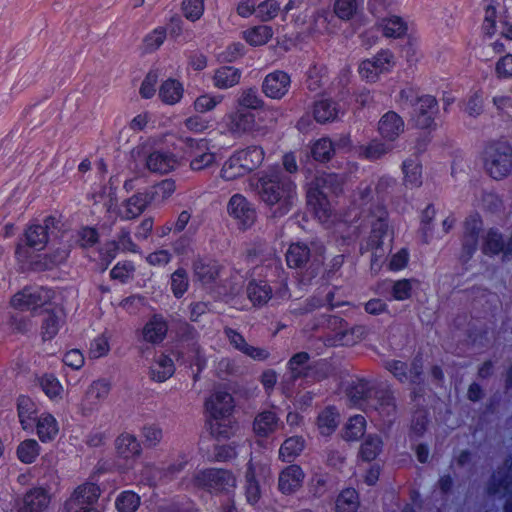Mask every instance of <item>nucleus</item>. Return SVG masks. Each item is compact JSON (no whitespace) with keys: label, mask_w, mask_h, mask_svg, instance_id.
I'll return each instance as SVG.
<instances>
[{"label":"nucleus","mask_w":512,"mask_h":512,"mask_svg":"<svg viewBox=\"0 0 512 512\" xmlns=\"http://www.w3.org/2000/svg\"><path fill=\"white\" fill-rule=\"evenodd\" d=\"M404 183L407 187H419L422 185V165L418 159L408 158L402 163Z\"/></svg>","instance_id":"nucleus-47"},{"label":"nucleus","mask_w":512,"mask_h":512,"mask_svg":"<svg viewBox=\"0 0 512 512\" xmlns=\"http://www.w3.org/2000/svg\"><path fill=\"white\" fill-rule=\"evenodd\" d=\"M236 151L224 162L220 176L226 181H232L237 178L248 175L242 162L239 160Z\"/></svg>","instance_id":"nucleus-50"},{"label":"nucleus","mask_w":512,"mask_h":512,"mask_svg":"<svg viewBox=\"0 0 512 512\" xmlns=\"http://www.w3.org/2000/svg\"><path fill=\"white\" fill-rule=\"evenodd\" d=\"M483 164L495 180L507 177L512 170V146L507 141L490 140L483 150Z\"/></svg>","instance_id":"nucleus-6"},{"label":"nucleus","mask_w":512,"mask_h":512,"mask_svg":"<svg viewBox=\"0 0 512 512\" xmlns=\"http://www.w3.org/2000/svg\"><path fill=\"white\" fill-rule=\"evenodd\" d=\"M191 483L197 490L218 496L233 489L236 479L228 469L209 467L197 470L192 476Z\"/></svg>","instance_id":"nucleus-7"},{"label":"nucleus","mask_w":512,"mask_h":512,"mask_svg":"<svg viewBox=\"0 0 512 512\" xmlns=\"http://www.w3.org/2000/svg\"><path fill=\"white\" fill-rule=\"evenodd\" d=\"M370 402L373 408L381 417L384 423H392L396 417L397 405L394 393L389 388H379L374 392Z\"/></svg>","instance_id":"nucleus-22"},{"label":"nucleus","mask_w":512,"mask_h":512,"mask_svg":"<svg viewBox=\"0 0 512 512\" xmlns=\"http://www.w3.org/2000/svg\"><path fill=\"white\" fill-rule=\"evenodd\" d=\"M375 390L371 380L356 378L347 386L346 396L351 406L366 411L370 408Z\"/></svg>","instance_id":"nucleus-19"},{"label":"nucleus","mask_w":512,"mask_h":512,"mask_svg":"<svg viewBox=\"0 0 512 512\" xmlns=\"http://www.w3.org/2000/svg\"><path fill=\"white\" fill-rule=\"evenodd\" d=\"M279 417L272 410L259 412L253 421V431L258 437H268L277 430Z\"/></svg>","instance_id":"nucleus-32"},{"label":"nucleus","mask_w":512,"mask_h":512,"mask_svg":"<svg viewBox=\"0 0 512 512\" xmlns=\"http://www.w3.org/2000/svg\"><path fill=\"white\" fill-rule=\"evenodd\" d=\"M229 215L237 221L240 229L250 228L256 219V211L242 194H234L227 205Z\"/></svg>","instance_id":"nucleus-21"},{"label":"nucleus","mask_w":512,"mask_h":512,"mask_svg":"<svg viewBox=\"0 0 512 512\" xmlns=\"http://www.w3.org/2000/svg\"><path fill=\"white\" fill-rule=\"evenodd\" d=\"M112 384L110 380L100 378L94 380L87 388L81 401L80 408L83 416H90L97 411L103 401L110 394Z\"/></svg>","instance_id":"nucleus-17"},{"label":"nucleus","mask_w":512,"mask_h":512,"mask_svg":"<svg viewBox=\"0 0 512 512\" xmlns=\"http://www.w3.org/2000/svg\"><path fill=\"white\" fill-rule=\"evenodd\" d=\"M367 422L364 416H351L343 431V437L347 441H356L362 438L366 431Z\"/></svg>","instance_id":"nucleus-54"},{"label":"nucleus","mask_w":512,"mask_h":512,"mask_svg":"<svg viewBox=\"0 0 512 512\" xmlns=\"http://www.w3.org/2000/svg\"><path fill=\"white\" fill-rule=\"evenodd\" d=\"M64 319L55 309H47L41 325V335L44 341H50L58 334Z\"/></svg>","instance_id":"nucleus-43"},{"label":"nucleus","mask_w":512,"mask_h":512,"mask_svg":"<svg viewBox=\"0 0 512 512\" xmlns=\"http://www.w3.org/2000/svg\"><path fill=\"white\" fill-rule=\"evenodd\" d=\"M100 497V488L97 484L86 482L77 486L71 495V501L76 505L94 507Z\"/></svg>","instance_id":"nucleus-34"},{"label":"nucleus","mask_w":512,"mask_h":512,"mask_svg":"<svg viewBox=\"0 0 512 512\" xmlns=\"http://www.w3.org/2000/svg\"><path fill=\"white\" fill-rule=\"evenodd\" d=\"M338 413L334 406L324 408L317 417V427L322 436L332 435L338 426Z\"/></svg>","instance_id":"nucleus-46"},{"label":"nucleus","mask_w":512,"mask_h":512,"mask_svg":"<svg viewBox=\"0 0 512 512\" xmlns=\"http://www.w3.org/2000/svg\"><path fill=\"white\" fill-rule=\"evenodd\" d=\"M344 191V182L336 173H324L317 176L307 189V207L321 223H327L333 216V207L328 195L340 196Z\"/></svg>","instance_id":"nucleus-3"},{"label":"nucleus","mask_w":512,"mask_h":512,"mask_svg":"<svg viewBox=\"0 0 512 512\" xmlns=\"http://www.w3.org/2000/svg\"><path fill=\"white\" fill-rule=\"evenodd\" d=\"M170 290L176 299H181L190 287L189 275L185 268L178 267L170 276Z\"/></svg>","instance_id":"nucleus-53"},{"label":"nucleus","mask_w":512,"mask_h":512,"mask_svg":"<svg viewBox=\"0 0 512 512\" xmlns=\"http://www.w3.org/2000/svg\"><path fill=\"white\" fill-rule=\"evenodd\" d=\"M273 29L268 25H255L242 32V38L252 47L267 44L273 37Z\"/></svg>","instance_id":"nucleus-39"},{"label":"nucleus","mask_w":512,"mask_h":512,"mask_svg":"<svg viewBox=\"0 0 512 512\" xmlns=\"http://www.w3.org/2000/svg\"><path fill=\"white\" fill-rule=\"evenodd\" d=\"M167 38V28L165 26H157L143 38V50L145 53H153L157 51Z\"/></svg>","instance_id":"nucleus-56"},{"label":"nucleus","mask_w":512,"mask_h":512,"mask_svg":"<svg viewBox=\"0 0 512 512\" xmlns=\"http://www.w3.org/2000/svg\"><path fill=\"white\" fill-rule=\"evenodd\" d=\"M58 220L53 215L43 219V223L36 220L30 221L15 247V259L23 267L34 271L43 272L52 270L66 259L64 251L56 250L51 253L35 254L43 251L49 242V231L57 227Z\"/></svg>","instance_id":"nucleus-1"},{"label":"nucleus","mask_w":512,"mask_h":512,"mask_svg":"<svg viewBox=\"0 0 512 512\" xmlns=\"http://www.w3.org/2000/svg\"><path fill=\"white\" fill-rule=\"evenodd\" d=\"M223 266L220 262L207 255H198L192 261V273L195 281L202 286H213L218 281Z\"/></svg>","instance_id":"nucleus-14"},{"label":"nucleus","mask_w":512,"mask_h":512,"mask_svg":"<svg viewBox=\"0 0 512 512\" xmlns=\"http://www.w3.org/2000/svg\"><path fill=\"white\" fill-rule=\"evenodd\" d=\"M256 189L259 198L269 207L277 206L274 216L282 217L292 208L297 186L280 166L275 165L258 173Z\"/></svg>","instance_id":"nucleus-2"},{"label":"nucleus","mask_w":512,"mask_h":512,"mask_svg":"<svg viewBox=\"0 0 512 512\" xmlns=\"http://www.w3.org/2000/svg\"><path fill=\"white\" fill-rule=\"evenodd\" d=\"M224 124L230 134L235 137L248 135L257 130L256 117L246 109H236L225 115Z\"/></svg>","instance_id":"nucleus-18"},{"label":"nucleus","mask_w":512,"mask_h":512,"mask_svg":"<svg viewBox=\"0 0 512 512\" xmlns=\"http://www.w3.org/2000/svg\"><path fill=\"white\" fill-rule=\"evenodd\" d=\"M290 85V75L283 70H275L265 76L262 91L268 98L281 99L289 91Z\"/></svg>","instance_id":"nucleus-23"},{"label":"nucleus","mask_w":512,"mask_h":512,"mask_svg":"<svg viewBox=\"0 0 512 512\" xmlns=\"http://www.w3.org/2000/svg\"><path fill=\"white\" fill-rule=\"evenodd\" d=\"M339 113L338 102L332 99H321L314 103V119L321 124L334 121Z\"/></svg>","instance_id":"nucleus-41"},{"label":"nucleus","mask_w":512,"mask_h":512,"mask_svg":"<svg viewBox=\"0 0 512 512\" xmlns=\"http://www.w3.org/2000/svg\"><path fill=\"white\" fill-rule=\"evenodd\" d=\"M36 434L42 443H50L54 441L59 433V425L56 418L44 412L35 420Z\"/></svg>","instance_id":"nucleus-28"},{"label":"nucleus","mask_w":512,"mask_h":512,"mask_svg":"<svg viewBox=\"0 0 512 512\" xmlns=\"http://www.w3.org/2000/svg\"><path fill=\"white\" fill-rule=\"evenodd\" d=\"M39 385L49 399L59 397L63 391L62 384L53 373H45L39 378Z\"/></svg>","instance_id":"nucleus-60"},{"label":"nucleus","mask_w":512,"mask_h":512,"mask_svg":"<svg viewBox=\"0 0 512 512\" xmlns=\"http://www.w3.org/2000/svg\"><path fill=\"white\" fill-rule=\"evenodd\" d=\"M240 109H260L264 105V101L258 95V91L254 88L244 90L238 99Z\"/></svg>","instance_id":"nucleus-64"},{"label":"nucleus","mask_w":512,"mask_h":512,"mask_svg":"<svg viewBox=\"0 0 512 512\" xmlns=\"http://www.w3.org/2000/svg\"><path fill=\"white\" fill-rule=\"evenodd\" d=\"M378 131L383 139L394 141L403 133L404 121L395 111H388L380 118Z\"/></svg>","instance_id":"nucleus-27"},{"label":"nucleus","mask_w":512,"mask_h":512,"mask_svg":"<svg viewBox=\"0 0 512 512\" xmlns=\"http://www.w3.org/2000/svg\"><path fill=\"white\" fill-rule=\"evenodd\" d=\"M281 12L280 3L277 0H264L257 4L256 18L261 22L274 20Z\"/></svg>","instance_id":"nucleus-59"},{"label":"nucleus","mask_w":512,"mask_h":512,"mask_svg":"<svg viewBox=\"0 0 512 512\" xmlns=\"http://www.w3.org/2000/svg\"><path fill=\"white\" fill-rule=\"evenodd\" d=\"M421 282L417 278H402L392 281L391 299L405 301L412 297L414 288H418Z\"/></svg>","instance_id":"nucleus-42"},{"label":"nucleus","mask_w":512,"mask_h":512,"mask_svg":"<svg viewBox=\"0 0 512 512\" xmlns=\"http://www.w3.org/2000/svg\"><path fill=\"white\" fill-rule=\"evenodd\" d=\"M371 214L376 216V220L372 222L371 231L365 245L361 246L362 253L380 249L388 232L389 213L386 206L383 204L375 205Z\"/></svg>","instance_id":"nucleus-13"},{"label":"nucleus","mask_w":512,"mask_h":512,"mask_svg":"<svg viewBox=\"0 0 512 512\" xmlns=\"http://www.w3.org/2000/svg\"><path fill=\"white\" fill-rule=\"evenodd\" d=\"M51 502V496L43 487H33L22 496L13 497L12 512H46Z\"/></svg>","instance_id":"nucleus-12"},{"label":"nucleus","mask_w":512,"mask_h":512,"mask_svg":"<svg viewBox=\"0 0 512 512\" xmlns=\"http://www.w3.org/2000/svg\"><path fill=\"white\" fill-rule=\"evenodd\" d=\"M17 412L22 429L33 431L35 420L39 416H37L36 405L29 396L20 395L17 398Z\"/></svg>","instance_id":"nucleus-29"},{"label":"nucleus","mask_w":512,"mask_h":512,"mask_svg":"<svg viewBox=\"0 0 512 512\" xmlns=\"http://www.w3.org/2000/svg\"><path fill=\"white\" fill-rule=\"evenodd\" d=\"M388 152L386 145L379 140H372L367 145L360 146L359 156L363 159L374 161L380 159Z\"/></svg>","instance_id":"nucleus-61"},{"label":"nucleus","mask_w":512,"mask_h":512,"mask_svg":"<svg viewBox=\"0 0 512 512\" xmlns=\"http://www.w3.org/2000/svg\"><path fill=\"white\" fill-rule=\"evenodd\" d=\"M181 10L187 20L196 22L204 14V0H183L181 4Z\"/></svg>","instance_id":"nucleus-62"},{"label":"nucleus","mask_w":512,"mask_h":512,"mask_svg":"<svg viewBox=\"0 0 512 512\" xmlns=\"http://www.w3.org/2000/svg\"><path fill=\"white\" fill-rule=\"evenodd\" d=\"M184 144L190 157V168L192 170L200 171L214 163L215 154L209 151L208 139L186 137Z\"/></svg>","instance_id":"nucleus-15"},{"label":"nucleus","mask_w":512,"mask_h":512,"mask_svg":"<svg viewBox=\"0 0 512 512\" xmlns=\"http://www.w3.org/2000/svg\"><path fill=\"white\" fill-rule=\"evenodd\" d=\"M383 448V441L376 434H369L362 442L359 449V458L365 462H371L377 458Z\"/></svg>","instance_id":"nucleus-48"},{"label":"nucleus","mask_w":512,"mask_h":512,"mask_svg":"<svg viewBox=\"0 0 512 512\" xmlns=\"http://www.w3.org/2000/svg\"><path fill=\"white\" fill-rule=\"evenodd\" d=\"M255 273L258 276H264V279L252 278L247 283V297L254 306H264L272 298L271 283L274 282V278H277L280 286L287 290V277L278 259L273 258L265 265L256 266Z\"/></svg>","instance_id":"nucleus-5"},{"label":"nucleus","mask_w":512,"mask_h":512,"mask_svg":"<svg viewBox=\"0 0 512 512\" xmlns=\"http://www.w3.org/2000/svg\"><path fill=\"white\" fill-rule=\"evenodd\" d=\"M310 365V355L308 352L301 351L295 353L287 362L290 379L295 382L299 379L309 378L311 376Z\"/></svg>","instance_id":"nucleus-30"},{"label":"nucleus","mask_w":512,"mask_h":512,"mask_svg":"<svg viewBox=\"0 0 512 512\" xmlns=\"http://www.w3.org/2000/svg\"><path fill=\"white\" fill-rule=\"evenodd\" d=\"M241 70L233 66H221L215 70L213 85L218 89H228L240 82Z\"/></svg>","instance_id":"nucleus-40"},{"label":"nucleus","mask_w":512,"mask_h":512,"mask_svg":"<svg viewBox=\"0 0 512 512\" xmlns=\"http://www.w3.org/2000/svg\"><path fill=\"white\" fill-rule=\"evenodd\" d=\"M140 506V496L132 491H122L115 500L118 512H135Z\"/></svg>","instance_id":"nucleus-58"},{"label":"nucleus","mask_w":512,"mask_h":512,"mask_svg":"<svg viewBox=\"0 0 512 512\" xmlns=\"http://www.w3.org/2000/svg\"><path fill=\"white\" fill-rule=\"evenodd\" d=\"M414 89L407 88L400 91V97L409 101L413 106L412 121L416 128L432 130L435 128V117L438 113V101L435 96L426 94L413 99Z\"/></svg>","instance_id":"nucleus-8"},{"label":"nucleus","mask_w":512,"mask_h":512,"mask_svg":"<svg viewBox=\"0 0 512 512\" xmlns=\"http://www.w3.org/2000/svg\"><path fill=\"white\" fill-rule=\"evenodd\" d=\"M509 462L508 471L503 473L500 477L493 474L486 487L488 495H500L505 498L503 503L504 512H512V458L506 460Z\"/></svg>","instance_id":"nucleus-20"},{"label":"nucleus","mask_w":512,"mask_h":512,"mask_svg":"<svg viewBox=\"0 0 512 512\" xmlns=\"http://www.w3.org/2000/svg\"><path fill=\"white\" fill-rule=\"evenodd\" d=\"M311 256L310 248L307 244L296 242L291 243L286 251L285 258L289 268H303Z\"/></svg>","instance_id":"nucleus-38"},{"label":"nucleus","mask_w":512,"mask_h":512,"mask_svg":"<svg viewBox=\"0 0 512 512\" xmlns=\"http://www.w3.org/2000/svg\"><path fill=\"white\" fill-rule=\"evenodd\" d=\"M304 478L305 474L300 465H288L279 474L278 489L284 495H292L302 487Z\"/></svg>","instance_id":"nucleus-24"},{"label":"nucleus","mask_w":512,"mask_h":512,"mask_svg":"<svg viewBox=\"0 0 512 512\" xmlns=\"http://www.w3.org/2000/svg\"><path fill=\"white\" fill-rule=\"evenodd\" d=\"M481 251L489 257L502 254L503 260H510L512 258V232L505 241L503 234L496 227L489 228L482 237Z\"/></svg>","instance_id":"nucleus-16"},{"label":"nucleus","mask_w":512,"mask_h":512,"mask_svg":"<svg viewBox=\"0 0 512 512\" xmlns=\"http://www.w3.org/2000/svg\"><path fill=\"white\" fill-rule=\"evenodd\" d=\"M334 152V144L327 137H322L316 140L311 146V156L318 162L324 163L329 161L334 155Z\"/></svg>","instance_id":"nucleus-57"},{"label":"nucleus","mask_w":512,"mask_h":512,"mask_svg":"<svg viewBox=\"0 0 512 512\" xmlns=\"http://www.w3.org/2000/svg\"><path fill=\"white\" fill-rule=\"evenodd\" d=\"M115 447L118 455L126 460L139 456L142 451L138 439L128 433H122L117 437Z\"/></svg>","instance_id":"nucleus-36"},{"label":"nucleus","mask_w":512,"mask_h":512,"mask_svg":"<svg viewBox=\"0 0 512 512\" xmlns=\"http://www.w3.org/2000/svg\"><path fill=\"white\" fill-rule=\"evenodd\" d=\"M119 254V243L116 240L106 241L98 248L97 266L105 271Z\"/></svg>","instance_id":"nucleus-55"},{"label":"nucleus","mask_w":512,"mask_h":512,"mask_svg":"<svg viewBox=\"0 0 512 512\" xmlns=\"http://www.w3.org/2000/svg\"><path fill=\"white\" fill-rule=\"evenodd\" d=\"M207 412L206 425L210 434L220 440L228 439L233 434L235 421L234 399L227 391H217L205 401Z\"/></svg>","instance_id":"nucleus-4"},{"label":"nucleus","mask_w":512,"mask_h":512,"mask_svg":"<svg viewBox=\"0 0 512 512\" xmlns=\"http://www.w3.org/2000/svg\"><path fill=\"white\" fill-rule=\"evenodd\" d=\"M394 65V54L389 49H381L372 58L364 59L358 66L360 77L374 83L383 73L389 72Z\"/></svg>","instance_id":"nucleus-11"},{"label":"nucleus","mask_w":512,"mask_h":512,"mask_svg":"<svg viewBox=\"0 0 512 512\" xmlns=\"http://www.w3.org/2000/svg\"><path fill=\"white\" fill-rule=\"evenodd\" d=\"M41 447L39 443L32 438L21 441L16 448V456L23 464L34 463L40 455Z\"/></svg>","instance_id":"nucleus-49"},{"label":"nucleus","mask_w":512,"mask_h":512,"mask_svg":"<svg viewBox=\"0 0 512 512\" xmlns=\"http://www.w3.org/2000/svg\"><path fill=\"white\" fill-rule=\"evenodd\" d=\"M134 271L135 266L132 261H120L111 269L110 278L126 284L132 278Z\"/></svg>","instance_id":"nucleus-63"},{"label":"nucleus","mask_w":512,"mask_h":512,"mask_svg":"<svg viewBox=\"0 0 512 512\" xmlns=\"http://www.w3.org/2000/svg\"><path fill=\"white\" fill-rule=\"evenodd\" d=\"M153 200L148 192H137L125 200L119 208V216L124 220H131L140 216Z\"/></svg>","instance_id":"nucleus-25"},{"label":"nucleus","mask_w":512,"mask_h":512,"mask_svg":"<svg viewBox=\"0 0 512 512\" xmlns=\"http://www.w3.org/2000/svg\"><path fill=\"white\" fill-rule=\"evenodd\" d=\"M236 153L248 174L257 169L265 158L264 149L259 145L247 146L246 148L236 150Z\"/></svg>","instance_id":"nucleus-37"},{"label":"nucleus","mask_w":512,"mask_h":512,"mask_svg":"<svg viewBox=\"0 0 512 512\" xmlns=\"http://www.w3.org/2000/svg\"><path fill=\"white\" fill-rule=\"evenodd\" d=\"M359 494L354 488L343 489L336 499V512H357L359 508Z\"/></svg>","instance_id":"nucleus-52"},{"label":"nucleus","mask_w":512,"mask_h":512,"mask_svg":"<svg viewBox=\"0 0 512 512\" xmlns=\"http://www.w3.org/2000/svg\"><path fill=\"white\" fill-rule=\"evenodd\" d=\"M168 332V322L162 314H153L142 328L143 340L151 344H160Z\"/></svg>","instance_id":"nucleus-26"},{"label":"nucleus","mask_w":512,"mask_h":512,"mask_svg":"<svg viewBox=\"0 0 512 512\" xmlns=\"http://www.w3.org/2000/svg\"><path fill=\"white\" fill-rule=\"evenodd\" d=\"M245 494L250 504H256L261 497L260 484L256 479V471L252 461L248 462L245 472Z\"/></svg>","instance_id":"nucleus-51"},{"label":"nucleus","mask_w":512,"mask_h":512,"mask_svg":"<svg viewBox=\"0 0 512 512\" xmlns=\"http://www.w3.org/2000/svg\"><path fill=\"white\" fill-rule=\"evenodd\" d=\"M55 292L44 286H25L16 292L10 300V305L19 311L36 312L50 304Z\"/></svg>","instance_id":"nucleus-9"},{"label":"nucleus","mask_w":512,"mask_h":512,"mask_svg":"<svg viewBox=\"0 0 512 512\" xmlns=\"http://www.w3.org/2000/svg\"><path fill=\"white\" fill-rule=\"evenodd\" d=\"M483 230V219L478 212L469 214L463 222L461 238V251L459 259L467 263L472 259L478 249L480 233Z\"/></svg>","instance_id":"nucleus-10"},{"label":"nucleus","mask_w":512,"mask_h":512,"mask_svg":"<svg viewBox=\"0 0 512 512\" xmlns=\"http://www.w3.org/2000/svg\"><path fill=\"white\" fill-rule=\"evenodd\" d=\"M174 373L175 364L172 358L166 354H161L150 371V377L153 381L161 383L172 377Z\"/></svg>","instance_id":"nucleus-45"},{"label":"nucleus","mask_w":512,"mask_h":512,"mask_svg":"<svg viewBox=\"0 0 512 512\" xmlns=\"http://www.w3.org/2000/svg\"><path fill=\"white\" fill-rule=\"evenodd\" d=\"M176 164V158L170 152L154 151L146 159V167L154 173H169L175 168Z\"/></svg>","instance_id":"nucleus-31"},{"label":"nucleus","mask_w":512,"mask_h":512,"mask_svg":"<svg viewBox=\"0 0 512 512\" xmlns=\"http://www.w3.org/2000/svg\"><path fill=\"white\" fill-rule=\"evenodd\" d=\"M305 447V439L302 436H291L284 440L279 449V458L284 462H292Z\"/></svg>","instance_id":"nucleus-44"},{"label":"nucleus","mask_w":512,"mask_h":512,"mask_svg":"<svg viewBox=\"0 0 512 512\" xmlns=\"http://www.w3.org/2000/svg\"><path fill=\"white\" fill-rule=\"evenodd\" d=\"M377 24L386 38H402L408 31L407 22L397 15L383 17L379 19Z\"/></svg>","instance_id":"nucleus-33"},{"label":"nucleus","mask_w":512,"mask_h":512,"mask_svg":"<svg viewBox=\"0 0 512 512\" xmlns=\"http://www.w3.org/2000/svg\"><path fill=\"white\" fill-rule=\"evenodd\" d=\"M183 93V84L177 79L168 78L161 83L158 96L164 104L175 105L180 102Z\"/></svg>","instance_id":"nucleus-35"}]
</instances>
